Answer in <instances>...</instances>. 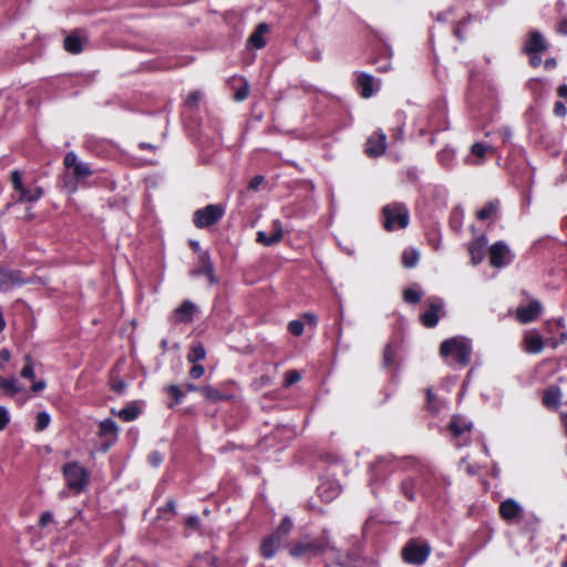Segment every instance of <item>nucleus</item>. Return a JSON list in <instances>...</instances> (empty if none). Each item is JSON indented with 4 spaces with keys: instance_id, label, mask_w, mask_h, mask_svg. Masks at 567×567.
<instances>
[{
    "instance_id": "nucleus-37",
    "label": "nucleus",
    "mask_w": 567,
    "mask_h": 567,
    "mask_svg": "<svg viewBox=\"0 0 567 567\" xmlns=\"http://www.w3.org/2000/svg\"><path fill=\"white\" fill-rule=\"evenodd\" d=\"M141 412V409L135 403H132L120 410L117 416L124 422H132L140 416Z\"/></svg>"
},
{
    "instance_id": "nucleus-11",
    "label": "nucleus",
    "mask_w": 567,
    "mask_h": 567,
    "mask_svg": "<svg viewBox=\"0 0 567 567\" xmlns=\"http://www.w3.org/2000/svg\"><path fill=\"white\" fill-rule=\"evenodd\" d=\"M431 554V547L426 542L410 539L402 548V558L411 565H423Z\"/></svg>"
},
{
    "instance_id": "nucleus-18",
    "label": "nucleus",
    "mask_w": 567,
    "mask_h": 567,
    "mask_svg": "<svg viewBox=\"0 0 567 567\" xmlns=\"http://www.w3.org/2000/svg\"><path fill=\"white\" fill-rule=\"evenodd\" d=\"M542 312V303L538 300H532L526 306H519L515 311V318L519 323H529L535 321Z\"/></svg>"
},
{
    "instance_id": "nucleus-34",
    "label": "nucleus",
    "mask_w": 567,
    "mask_h": 567,
    "mask_svg": "<svg viewBox=\"0 0 567 567\" xmlns=\"http://www.w3.org/2000/svg\"><path fill=\"white\" fill-rule=\"evenodd\" d=\"M525 342V349L529 353H540L544 350L545 343L543 338L535 333V334H527L524 339Z\"/></svg>"
},
{
    "instance_id": "nucleus-3",
    "label": "nucleus",
    "mask_w": 567,
    "mask_h": 567,
    "mask_svg": "<svg viewBox=\"0 0 567 567\" xmlns=\"http://www.w3.org/2000/svg\"><path fill=\"white\" fill-rule=\"evenodd\" d=\"M63 166L66 171L65 176L69 178L65 181V186L70 193H75L80 186H84L85 181L94 174L91 165L80 161L73 151L65 153Z\"/></svg>"
},
{
    "instance_id": "nucleus-56",
    "label": "nucleus",
    "mask_w": 567,
    "mask_h": 567,
    "mask_svg": "<svg viewBox=\"0 0 567 567\" xmlns=\"http://www.w3.org/2000/svg\"><path fill=\"white\" fill-rule=\"evenodd\" d=\"M265 182V177L262 175H256L254 176L248 184V189L250 190H258L260 185Z\"/></svg>"
},
{
    "instance_id": "nucleus-1",
    "label": "nucleus",
    "mask_w": 567,
    "mask_h": 567,
    "mask_svg": "<svg viewBox=\"0 0 567 567\" xmlns=\"http://www.w3.org/2000/svg\"><path fill=\"white\" fill-rule=\"evenodd\" d=\"M328 550H336L328 529H322L317 537L303 536L291 542L288 548L289 555L295 559H306L323 556Z\"/></svg>"
},
{
    "instance_id": "nucleus-25",
    "label": "nucleus",
    "mask_w": 567,
    "mask_h": 567,
    "mask_svg": "<svg viewBox=\"0 0 567 567\" xmlns=\"http://www.w3.org/2000/svg\"><path fill=\"white\" fill-rule=\"evenodd\" d=\"M392 50L389 45L382 44L380 51L371 59V63L379 72H388L391 69Z\"/></svg>"
},
{
    "instance_id": "nucleus-40",
    "label": "nucleus",
    "mask_w": 567,
    "mask_h": 567,
    "mask_svg": "<svg viewBox=\"0 0 567 567\" xmlns=\"http://www.w3.org/2000/svg\"><path fill=\"white\" fill-rule=\"evenodd\" d=\"M420 255L415 249L404 250L402 254V265L405 268H413L417 265Z\"/></svg>"
},
{
    "instance_id": "nucleus-43",
    "label": "nucleus",
    "mask_w": 567,
    "mask_h": 567,
    "mask_svg": "<svg viewBox=\"0 0 567 567\" xmlns=\"http://www.w3.org/2000/svg\"><path fill=\"white\" fill-rule=\"evenodd\" d=\"M422 293L414 288H406L403 290V300L410 305H416L421 301Z\"/></svg>"
},
{
    "instance_id": "nucleus-46",
    "label": "nucleus",
    "mask_w": 567,
    "mask_h": 567,
    "mask_svg": "<svg viewBox=\"0 0 567 567\" xmlns=\"http://www.w3.org/2000/svg\"><path fill=\"white\" fill-rule=\"evenodd\" d=\"M472 20V16L467 14L462 18L453 29V34L458 41H464L465 37L462 34V29Z\"/></svg>"
},
{
    "instance_id": "nucleus-58",
    "label": "nucleus",
    "mask_w": 567,
    "mask_h": 567,
    "mask_svg": "<svg viewBox=\"0 0 567 567\" xmlns=\"http://www.w3.org/2000/svg\"><path fill=\"white\" fill-rule=\"evenodd\" d=\"M301 318H302L301 321H303L305 324L307 323L309 326L316 327L318 323V318L312 312H305Z\"/></svg>"
},
{
    "instance_id": "nucleus-10",
    "label": "nucleus",
    "mask_w": 567,
    "mask_h": 567,
    "mask_svg": "<svg viewBox=\"0 0 567 567\" xmlns=\"http://www.w3.org/2000/svg\"><path fill=\"white\" fill-rule=\"evenodd\" d=\"M447 431L455 441L457 447L466 446L471 443L473 423L465 416L453 415L447 425Z\"/></svg>"
},
{
    "instance_id": "nucleus-2",
    "label": "nucleus",
    "mask_w": 567,
    "mask_h": 567,
    "mask_svg": "<svg viewBox=\"0 0 567 567\" xmlns=\"http://www.w3.org/2000/svg\"><path fill=\"white\" fill-rule=\"evenodd\" d=\"M414 474L402 480L400 483L401 494L410 502L416 499L417 492L424 497H431L436 482L434 474L423 465H416Z\"/></svg>"
},
{
    "instance_id": "nucleus-27",
    "label": "nucleus",
    "mask_w": 567,
    "mask_h": 567,
    "mask_svg": "<svg viewBox=\"0 0 567 567\" xmlns=\"http://www.w3.org/2000/svg\"><path fill=\"white\" fill-rule=\"evenodd\" d=\"M281 542L282 539H280L275 534H270L269 536L265 537L260 545V555L266 559L275 557L281 545Z\"/></svg>"
},
{
    "instance_id": "nucleus-61",
    "label": "nucleus",
    "mask_w": 567,
    "mask_h": 567,
    "mask_svg": "<svg viewBox=\"0 0 567 567\" xmlns=\"http://www.w3.org/2000/svg\"><path fill=\"white\" fill-rule=\"evenodd\" d=\"M175 507H176V503L174 499H168L165 505L163 507L159 508V511H163V512H169V513H175Z\"/></svg>"
},
{
    "instance_id": "nucleus-59",
    "label": "nucleus",
    "mask_w": 567,
    "mask_h": 567,
    "mask_svg": "<svg viewBox=\"0 0 567 567\" xmlns=\"http://www.w3.org/2000/svg\"><path fill=\"white\" fill-rule=\"evenodd\" d=\"M556 31L560 34L567 35V18H563L558 21Z\"/></svg>"
},
{
    "instance_id": "nucleus-63",
    "label": "nucleus",
    "mask_w": 567,
    "mask_h": 567,
    "mask_svg": "<svg viewBox=\"0 0 567 567\" xmlns=\"http://www.w3.org/2000/svg\"><path fill=\"white\" fill-rule=\"evenodd\" d=\"M542 64L548 71L554 70L557 66V60L555 58H547Z\"/></svg>"
},
{
    "instance_id": "nucleus-14",
    "label": "nucleus",
    "mask_w": 567,
    "mask_h": 567,
    "mask_svg": "<svg viewBox=\"0 0 567 567\" xmlns=\"http://www.w3.org/2000/svg\"><path fill=\"white\" fill-rule=\"evenodd\" d=\"M488 259L491 267L501 269L509 266L514 261L515 254L505 241L498 240L489 247Z\"/></svg>"
},
{
    "instance_id": "nucleus-7",
    "label": "nucleus",
    "mask_w": 567,
    "mask_h": 567,
    "mask_svg": "<svg viewBox=\"0 0 567 567\" xmlns=\"http://www.w3.org/2000/svg\"><path fill=\"white\" fill-rule=\"evenodd\" d=\"M383 217V227L388 231L404 229L410 223V212L402 203H392L385 205L381 210Z\"/></svg>"
},
{
    "instance_id": "nucleus-23",
    "label": "nucleus",
    "mask_w": 567,
    "mask_h": 567,
    "mask_svg": "<svg viewBox=\"0 0 567 567\" xmlns=\"http://www.w3.org/2000/svg\"><path fill=\"white\" fill-rule=\"evenodd\" d=\"M200 394L206 401L210 403L233 401L235 399V395L233 393L219 390L208 384L200 386Z\"/></svg>"
},
{
    "instance_id": "nucleus-9",
    "label": "nucleus",
    "mask_w": 567,
    "mask_h": 567,
    "mask_svg": "<svg viewBox=\"0 0 567 567\" xmlns=\"http://www.w3.org/2000/svg\"><path fill=\"white\" fill-rule=\"evenodd\" d=\"M226 208L223 204H208L196 209L193 214V224L198 229L209 228L221 220Z\"/></svg>"
},
{
    "instance_id": "nucleus-64",
    "label": "nucleus",
    "mask_w": 567,
    "mask_h": 567,
    "mask_svg": "<svg viewBox=\"0 0 567 567\" xmlns=\"http://www.w3.org/2000/svg\"><path fill=\"white\" fill-rule=\"evenodd\" d=\"M560 424L564 429V434L567 436V412H561L559 415Z\"/></svg>"
},
{
    "instance_id": "nucleus-21",
    "label": "nucleus",
    "mask_w": 567,
    "mask_h": 567,
    "mask_svg": "<svg viewBox=\"0 0 567 567\" xmlns=\"http://www.w3.org/2000/svg\"><path fill=\"white\" fill-rule=\"evenodd\" d=\"M24 282L20 270L0 268V290L6 291L14 286H21Z\"/></svg>"
},
{
    "instance_id": "nucleus-17",
    "label": "nucleus",
    "mask_w": 567,
    "mask_h": 567,
    "mask_svg": "<svg viewBox=\"0 0 567 567\" xmlns=\"http://www.w3.org/2000/svg\"><path fill=\"white\" fill-rule=\"evenodd\" d=\"M443 309V300L432 298L429 300L427 308L420 316V321L425 328H434L440 321V312Z\"/></svg>"
},
{
    "instance_id": "nucleus-12",
    "label": "nucleus",
    "mask_w": 567,
    "mask_h": 567,
    "mask_svg": "<svg viewBox=\"0 0 567 567\" xmlns=\"http://www.w3.org/2000/svg\"><path fill=\"white\" fill-rule=\"evenodd\" d=\"M499 517L506 523H516L522 524L526 520L527 524L534 527L536 525L537 519L535 517H525L523 507L513 498H507L501 502L498 506Z\"/></svg>"
},
{
    "instance_id": "nucleus-8",
    "label": "nucleus",
    "mask_w": 567,
    "mask_h": 567,
    "mask_svg": "<svg viewBox=\"0 0 567 567\" xmlns=\"http://www.w3.org/2000/svg\"><path fill=\"white\" fill-rule=\"evenodd\" d=\"M10 183L13 190L18 194L16 203H35L44 196V189L41 186H25L23 184V173L14 169L10 174Z\"/></svg>"
},
{
    "instance_id": "nucleus-53",
    "label": "nucleus",
    "mask_w": 567,
    "mask_h": 567,
    "mask_svg": "<svg viewBox=\"0 0 567 567\" xmlns=\"http://www.w3.org/2000/svg\"><path fill=\"white\" fill-rule=\"evenodd\" d=\"M10 422V415L7 408L0 405V432L3 431Z\"/></svg>"
},
{
    "instance_id": "nucleus-28",
    "label": "nucleus",
    "mask_w": 567,
    "mask_h": 567,
    "mask_svg": "<svg viewBox=\"0 0 567 567\" xmlns=\"http://www.w3.org/2000/svg\"><path fill=\"white\" fill-rule=\"evenodd\" d=\"M269 31V27L267 23H259L254 32L249 35L247 40V45L252 49H262L266 47L267 42L265 39V34Z\"/></svg>"
},
{
    "instance_id": "nucleus-32",
    "label": "nucleus",
    "mask_w": 567,
    "mask_h": 567,
    "mask_svg": "<svg viewBox=\"0 0 567 567\" xmlns=\"http://www.w3.org/2000/svg\"><path fill=\"white\" fill-rule=\"evenodd\" d=\"M206 358V349L200 341H193L186 359L189 363H198Z\"/></svg>"
},
{
    "instance_id": "nucleus-29",
    "label": "nucleus",
    "mask_w": 567,
    "mask_h": 567,
    "mask_svg": "<svg viewBox=\"0 0 567 567\" xmlns=\"http://www.w3.org/2000/svg\"><path fill=\"white\" fill-rule=\"evenodd\" d=\"M118 426L112 419H105L99 424V436L106 437L112 436L113 440L110 444H104V451H106L117 439Z\"/></svg>"
},
{
    "instance_id": "nucleus-22",
    "label": "nucleus",
    "mask_w": 567,
    "mask_h": 567,
    "mask_svg": "<svg viewBox=\"0 0 567 567\" xmlns=\"http://www.w3.org/2000/svg\"><path fill=\"white\" fill-rule=\"evenodd\" d=\"M355 89L363 99H369L374 93V78L365 72H357Z\"/></svg>"
},
{
    "instance_id": "nucleus-45",
    "label": "nucleus",
    "mask_w": 567,
    "mask_h": 567,
    "mask_svg": "<svg viewBox=\"0 0 567 567\" xmlns=\"http://www.w3.org/2000/svg\"><path fill=\"white\" fill-rule=\"evenodd\" d=\"M301 380V373L297 370H288L285 373L284 388H289Z\"/></svg>"
},
{
    "instance_id": "nucleus-36",
    "label": "nucleus",
    "mask_w": 567,
    "mask_h": 567,
    "mask_svg": "<svg viewBox=\"0 0 567 567\" xmlns=\"http://www.w3.org/2000/svg\"><path fill=\"white\" fill-rule=\"evenodd\" d=\"M64 50L71 54H79L83 50L82 40L79 35L70 34L64 39Z\"/></svg>"
},
{
    "instance_id": "nucleus-47",
    "label": "nucleus",
    "mask_w": 567,
    "mask_h": 567,
    "mask_svg": "<svg viewBox=\"0 0 567 567\" xmlns=\"http://www.w3.org/2000/svg\"><path fill=\"white\" fill-rule=\"evenodd\" d=\"M200 99H202V93L199 91H193L188 94V96L185 101V105L192 110H197Z\"/></svg>"
},
{
    "instance_id": "nucleus-57",
    "label": "nucleus",
    "mask_w": 567,
    "mask_h": 567,
    "mask_svg": "<svg viewBox=\"0 0 567 567\" xmlns=\"http://www.w3.org/2000/svg\"><path fill=\"white\" fill-rule=\"evenodd\" d=\"M554 114L558 117H564L567 114V107L564 102L556 101L554 104Z\"/></svg>"
},
{
    "instance_id": "nucleus-13",
    "label": "nucleus",
    "mask_w": 567,
    "mask_h": 567,
    "mask_svg": "<svg viewBox=\"0 0 567 567\" xmlns=\"http://www.w3.org/2000/svg\"><path fill=\"white\" fill-rule=\"evenodd\" d=\"M401 466V461L391 455L379 456L369 465L371 482H382Z\"/></svg>"
},
{
    "instance_id": "nucleus-44",
    "label": "nucleus",
    "mask_w": 567,
    "mask_h": 567,
    "mask_svg": "<svg viewBox=\"0 0 567 567\" xmlns=\"http://www.w3.org/2000/svg\"><path fill=\"white\" fill-rule=\"evenodd\" d=\"M24 367L22 368L20 375L23 379L34 380V368H33V361L30 355L24 357Z\"/></svg>"
},
{
    "instance_id": "nucleus-38",
    "label": "nucleus",
    "mask_w": 567,
    "mask_h": 567,
    "mask_svg": "<svg viewBox=\"0 0 567 567\" xmlns=\"http://www.w3.org/2000/svg\"><path fill=\"white\" fill-rule=\"evenodd\" d=\"M165 392L172 396V401L167 403L168 409H173L183 402L184 392L178 385L169 384L165 388Z\"/></svg>"
},
{
    "instance_id": "nucleus-42",
    "label": "nucleus",
    "mask_w": 567,
    "mask_h": 567,
    "mask_svg": "<svg viewBox=\"0 0 567 567\" xmlns=\"http://www.w3.org/2000/svg\"><path fill=\"white\" fill-rule=\"evenodd\" d=\"M292 527H293V524H292L291 519L289 517H284L282 520L280 522L279 526L272 534L277 535L280 539L284 540L288 536V534L291 532Z\"/></svg>"
},
{
    "instance_id": "nucleus-33",
    "label": "nucleus",
    "mask_w": 567,
    "mask_h": 567,
    "mask_svg": "<svg viewBox=\"0 0 567 567\" xmlns=\"http://www.w3.org/2000/svg\"><path fill=\"white\" fill-rule=\"evenodd\" d=\"M0 390H2L7 395L13 396L21 392L23 388L17 378H3L0 375Z\"/></svg>"
},
{
    "instance_id": "nucleus-55",
    "label": "nucleus",
    "mask_w": 567,
    "mask_h": 567,
    "mask_svg": "<svg viewBox=\"0 0 567 567\" xmlns=\"http://www.w3.org/2000/svg\"><path fill=\"white\" fill-rule=\"evenodd\" d=\"M52 522H53V514L51 512H43L39 518L38 526L40 528H44Z\"/></svg>"
},
{
    "instance_id": "nucleus-54",
    "label": "nucleus",
    "mask_w": 567,
    "mask_h": 567,
    "mask_svg": "<svg viewBox=\"0 0 567 567\" xmlns=\"http://www.w3.org/2000/svg\"><path fill=\"white\" fill-rule=\"evenodd\" d=\"M147 460L152 466L158 467L163 463V455L158 451H154L148 454Z\"/></svg>"
},
{
    "instance_id": "nucleus-30",
    "label": "nucleus",
    "mask_w": 567,
    "mask_h": 567,
    "mask_svg": "<svg viewBox=\"0 0 567 567\" xmlns=\"http://www.w3.org/2000/svg\"><path fill=\"white\" fill-rule=\"evenodd\" d=\"M340 491L338 484L328 481L319 485L318 495L323 502L329 503L340 494Z\"/></svg>"
},
{
    "instance_id": "nucleus-19",
    "label": "nucleus",
    "mask_w": 567,
    "mask_h": 567,
    "mask_svg": "<svg viewBox=\"0 0 567 567\" xmlns=\"http://www.w3.org/2000/svg\"><path fill=\"white\" fill-rule=\"evenodd\" d=\"M272 231L270 235H267L265 231L259 230L256 234V241L265 247H270L276 245L282 240L284 230L282 225L279 219H276L271 224Z\"/></svg>"
},
{
    "instance_id": "nucleus-52",
    "label": "nucleus",
    "mask_w": 567,
    "mask_h": 567,
    "mask_svg": "<svg viewBox=\"0 0 567 567\" xmlns=\"http://www.w3.org/2000/svg\"><path fill=\"white\" fill-rule=\"evenodd\" d=\"M126 386V382L122 379L112 380L111 382V390L117 394H122L125 391Z\"/></svg>"
},
{
    "instance_id": "nucleus-39",
    "label": "nucleus",
    "mask_w": 567,
    "mask_h": 567,
    "mask_svg": "<svg viewBox=\"0 0 567 567\" xmlns=\"http://www.w3.org/2000/svg\"><path fill=\"white\" fill-rule=\"evenodd\" d=\"M425 408L433 414L440 412V405L437 403V398L431 388L425 390Z\"/></svg>"
},
{
    "instance_id": "nucleus-6",
    "label": "nucleus",
    "mask_w": 567,
    "mask_h": 567,
    "mask_svg": "<svg viewBox=\"0 0 567 567\" xmlns=\"http://www.w3.org/2000/svg\"><path fill=\"white\" fill-rule=\"evenodd\" d=\"M61 472L65 482V486L70 491H73L76 494H81L86 489L90 483V473L78 461L66 462L63 464Z\"/></svg>"
},
{
    "instance_id": "nucleus-24",
    "label": "nucleus",
    "mask_w": 567,
    "mask_h": 567,
    "mask_svg": "<svg viewBox=\"0 0 567 567\" xmlns=\"http://www.w3.org/2000/svg\"><path fill=\"white\" fill-rule=\"evenodd\" d=\"M501 212V200L492 199L487 202L481 209L475 213V217L481 220H492L495 221L499 217Z\"/></svg>"
},
{
    "instance_id": "nucleus-41",
    "label": "nucleus",
    "mask_w": 567,
    "mask_h": 567,
    "mask_svg": "<svg viewBox=\"0 0 567 567\" xmlns=\"http://www.w3.org/2000/svg\"><path fill=\"white\" fill-rule=\"evenodd\" d=\"M382 365L388 369L395 367V349L391 344H386L383 350Z\"/></svg>"
},
{
    "instance_id": "nucleus-35",
    "label": "nucleus",
    "mask_w": 567,
    "mask_h": 567,
    "mask_svg": "<svg viewBox=\"0 0 567 567\" xmlns=\"http://www.w3.org/2000/svg\"><path fill=\"white\" fill-rule=\"evenodd\" d=\"M237 82H239L240 85L235 87L234 100L236 102H243L249 95V83L245 78H234L233 85L235 86Z\"/></svg>"
},
{
    "instance_id": "nucleus-20",
    "label": "nucleus",
    "mask_w": 567,
    "mask_h": 567,
    "mask_svg": "<svg viewBox=\"0 0 567 567\" xmlns=\"http://www.w3.org/2000/svg\"><path fill=\"white\" fill-rule=\"evenodd\" d=\"M487 246V237L485 235H481L476 238H474L467 247L471 262L474 266L480 265L485 257V250Z\"/></svg>"
},
{
    "instance_id": "nucleus-15",
    "label": "nucleus",
    "mask_w": 567,
    "mask_h": 567,
    "mask_svg": "<svg viewBox=\"0 0 567 567\" xmlns=\"http://www.w3.org/2000/svg\"><path fill=\"white\" fill-rule=\"evenodd\" d=\"M190 276H204L207 278L210 285H216L218 282L210 254L207 250H203L198 254L197 266L190 270Z\"/></svg>"
},
{
    "instance_id": "nucleus-31",
    "label": "nucleus",
    "mask_w": 567,
    "mask_h": 567,
    "mask_svg": "<svg viewBox=\"0 0 567 567\" xmlns=\"http://www.w3.org/2000/svg\"><path fill=\"white\" fill-rule=\"evenodd\" d=\"M560 399V389L558 386H550L544 391L542 401L547 409L556 410L559 406Z\"/></svg>"
},
{
    "instance_id": "nucleus-60",
    "label": "nucleus",
    "mask_w": 567,
    "mask_h": 567,
    "mask_svg": "<svg viewBox=\"0 0 567 567\" xmlns=\"http://www.w3.org/2000/svg\"><path fill=\"white\" fill-rule=\"evenodd\" d=\"M137 147L141 151H151L154 153L158 150V146L151 144V143H146V142L138 143Z\"/></svg>"
},
{
    "instance_id": "nucleus-50",
    "label": "nucleus",
    "mask_w": 567,
    "mask_h": 567,
    "mask_svg": "<svg viewBox=\"0 0 567 567\" xmlns=\"http://www.w3.org/2000/svg\"><path fill=\"white\" fill-rule=\"evenodd\" d=\"M488 148H489V145L482 143V142H477L472 145L471 153L473 155H475L476 157L483 158Z\"/></svg>"
},
{
    "instance_id": "nucleus-51",
    "label": "nucleus",
    "mask_w": 567,
    "mask_h": 567,
    "mask_svg": "<svg viewBox=\"0 0 567 567\" xmlns=\"http://www.w3.org/2000/svg\"><path fill=\"white\" fill-rule=\"evenodd\" d=\"M192 364H193V367L188 371L190 379H193V380L200 379L205 373V368L198 363H192Z\"/></svg>"
},
{
    "instance_id": "nucleus-4",
    "label": "nucleus",
    "mask_w": 567,
    "mask_h": 567,
    "mask_svg": "<svg viewBox=\"0 0 567 567\" xmlns=\"http://www.w3.org/2000/svg\"><path fill=\"white\" fill-rule=\"evenodd\" d=\"M440 354L444 359H451V364L465 368L471 362V340L463 336L446 339L440 346Z\"/></svg>"
},
{
    "instance_id": "nucleus-5",
    "label": "nucleus",
    "mask_w": 567,
    "mask_h": 567,
    "mask_svg": "<svg viewBox=\"0 0 567 567\" xmlns=\"http://www.w3.org/2000/svg\"><path fill=\"white\" fill-rule=\"evenodd\" d=\"M549 48V43L544 34L538 30H530L522 45V53L528 56V63L532 68L536 69L542 65V54Z\"/></svg>"
},
{
    "instance_id": "nucleus-62",
    "label": "nucleus",
    "mask_w": 567,
    "mask_h": 567,
    "mask_svg": "<svg viewBox=\"0 0 567 567\" xmlns=\"http://www.w3.org/2000/svg\"><path fill=\"white\" fill-rule=\"evenodd\" d=\"M186 526L197 529L199 527V518L197 516H189L186 519Z\"/></svg>"
},
{
    "instance_id": "nucleus-48",
    "label": "nucleus",
    "mask_w": 567,
    "mask_h": 567,
    "mask_svg": "<svg viewBox=\"0 0 567 567\" xmlns=\"http://www.w3.org/2000/svg\"><path fill=\"white\" fill-rule=\"evenodd\" d=\"M303 330L305 322L301 320H291L288 323V331L295 337H300L303 333Z\"/></svg>"
},
{
    "instance_id": "nucleus-49",
    "label": "nucleus",
    "mask_w": 567,
    "mask_h": 567,
    "mask_svg": "<svg viewBox=\"0 0 567 567\" xmlns=\"http://www.w3.org/2000/svg\"><path fill=\"white\" fill-rule=\"evenodd\" d=\"M50 415L47 412H39L37 415L35 430H45L50 424Z\"/></svg>"
},
{
    "instance_id": "nucleus-26",
    "label": "nucleus",
    "mask_w": 567,
    "mask_h": 567,
    "mask_svg": "<svg viewBox=\"0 0 567 567\" xmlns=\"http://www.w3.org/2000/svg\"><path fill=\"white\" fill-rule=\"evenodd\" d=\"M197 311V307L189 300H184L175 309V318L178 323H190L194 320V316Z\"/></svg>"
},
{
    "instance_id": "nucleus-16",
    "label": "nucleus",
    "mask_w": 567,
    "mask_h": 567,
    "mask_svg": "<svg viewBox=\"0 0 567 567\" xmlns=\"http://www.w3.org/2000/svg\"><path fill=\"white\" fill-rule=\"evenodd\" d=\"M386 150V135L382 130L373 132L367 143L364 153L371 158L379 157L385 153Z\"/></svg>"
}]
</instances>
